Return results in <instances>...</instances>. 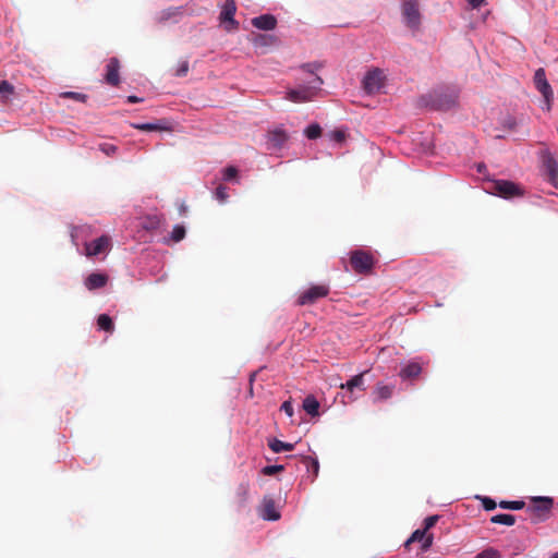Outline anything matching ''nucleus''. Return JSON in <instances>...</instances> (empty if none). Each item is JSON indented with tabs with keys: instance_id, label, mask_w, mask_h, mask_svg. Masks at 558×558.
<instances>
[{
	"instance_id": "nucleus-31",
	"label": "nucleus",
	"mask_w": 558,
	"mask_h": 558,
	"mask_svg": "<svg viewBox=\"0 0 558 558\" xmlns=\"http://www.w3.org/2000/svg\"><path fill=\"white\" fill-rule=\"evenodd\" d=\"M59 96L60 98H69L80 102H86L88 99V96L86 94L77 92H63Z\"/></svg>"
},
{
	"instance_id": "nucleus-7",
	"label": "nucleus",
	"mask_w": 558,
	"mask_h": 558,
	"mask_svg": "<svg viewBox=\"0 0 558 558\" xmlns=\"http://www.w3.org/2000/svg\"><path fill=\"white\" fill-rule=\"evenodd\" d=\"M329 293V288L324 284L312 286L306 291L300 294L298 299L299 305H311L314 304L317 300L327 296Z\"/></svg>"
},
{
	"instance_id": "nucleus-13",
	"label": "nucleus",
	"mask_w": 558,
	"mask_h": 558,
	"mask_svg": "<svg viewBox=\"0 0 558 558\" xmlns=\"http://www.w3.org/2000/svg\"><path fill=\"white\" fill-rule=\"evenodd\" d=\"M252 25L262 31H272L277 26V20L271 14H263L251 20Z\"/></svg>"
},
{
	"instance_id": "nucleus-45",
	"label": "nucleus",
	"mask_w": 558,
	"mask_h": 558,
	"mask_svg": "<svg viewBox=\"0 0 558 558\" xmlns=\"http://www.w3.org/2000/svg\"><path fill=\"white\" fill-rule=\"evenodd\" d=\"M280 410L283 411L289 417L293 416V405H292L291 401H289V400L284 401L281 404Z\"/></svg>"
},
{
	"instance_id": "nucleus-6",
	"label": "nucleus",
	"mask_w": 558,
	"mask_h": 558,
	"mask_svg": "<svg viewBox=\"0 0 558 558\" xmlns=\"http://www.w3.org/2000/svg\"><path fill=\"white\" fill-rule=\"evenodd\" d=\"M402 15L409 27L416 28L421 22L418 0H403Z\"/></svg>"
},
{
	"instance_id": "nucleus-9",
	"label": "nucleus",
	"mask_w": 558,
	"mask_h": 558,
	"mask_svg": "<svg viewBox=\"0 0 558 558\" xmlns=\"http://www.w3.org/2000/svg\"><path fill=\"white\" fill-rule=\"evenodd\" d=\"M534 84L536 89L543 95L546 102L549 105V102L553 100L554 93L551 86L549 85L546 78V73L543 68H539L535 71Z\"/></svg>"
},
{
	"instance_id": "nucleus-46",
	"label": "nucleus",
	"mask_w": 558,
	"mask_h": 558,
	"mask_svg": "<svg viewBox=\"0 0 558 558\" xmlns=\"http://www.w3.org/2000/svg\"><path fill=\"white\" fill-rule=\"evenodd\" d=\"M331 138L336 141L337 143H341L345 138V134L343 131L336 130L331 133Z\"/></svg>"
},
{
	"instance_id": "nucleus-44",
	"label": "nucleus",
	"mask_w": 558,
	"mask_h": 558,
	"mask_svg": "<svg viewBox=\"0 0 558 558\" xmlns=\"http://www.w3.org/2000/svg\"><path fill=\"white\" fill-rule=\"evenodd\" d=\"M438 515H430V517H427L425 520H424V530L425 531H428L429 529H432L436 522L438 521Z\"/></svg>"
},
{
	"instance_id": "nucleus-28",
	"label": "nucleus",
	"mask_w": 558,
	"mask_h": 558,
	"mask_svg": "<svg viewBox=\"0 0 558 558\" xmlns=\"http://www.w3.org/2000/svg\"><path fill=\"white\" fill-rule=\"evenodd\" d=\"M161 223V218L159 216H148L143 222V228L146 230H156L159 228Z\"/></svg>"
},
{
	"instance_id": "nucleus-1",
	"label": "nucleus",
	"mask_w": 558,
	"mask_h": 558,
	"mask_svg": "<svg viewBox=\"0 0 558 558\" xmlns=\"http://www.w3.org/2000/svg\"><path fill=\"white\" fill-rule=\"evenodd\" d=\"M323 84V78L315 75L310 85H300L296 88L289 89L286 98L296 104L312 101L317 96Z\"/></svg>"
},
{
	"instance_id": "nucleus-27",
	"label": "nucleus",
	"mask_w": 558,
	"mask_h": 558,
	"mask_svg": "<svg viewBox=\"0 0 558 558\" xmlns=\"http://www.w3.org/2000/svg\"><path fill=\"white\" fill-rule=\"evenodd\" d=\"M456 105V97L448 96L446 98H438L435 100V106L439 110H448L452 108Z\"/></svg>"
},
{
	"instance_id": "nucleus-10",
	"label": "nucleus",
	"mask_w": 558,
	"mask_h": 558,
	"mask_svg": "<svg viewBox=\"0 0 558 558\" xmlns=\"http://www.w3.org/2000/svg\"><path fill=\"white\" fill-rule=\"evenodd\" d=\"M111 243V239L108 235H101L100 238L94 240L93 242L85 244V254L88 257L99 255L109 250Z\"/></svg>"
},
{
	"instance_id": "nucleus-33",
	"label": "nucleus",
	"mask_w": 558,
	"mask_h": 558,
	"mask_svg": "<svg viewBox=\"0 0 558 558\" xmlns=\"http://www.w3.org/2000/svg\"><path fill=\"white\" fill-rule=\"evenodd\" d=\"M185 236V228L184 226L182 225H177L174 226L172 232H171V235H170V239L172 242H180L181 240H183Z\"/></svg>"
},
{
	"instance_id": "nucleus-47",
	"label": "nucleus",
	"mask_w": 558,
	"mask_h": 558,
	"mask_svg": "<svg viewBox=\"0 0 558 558\" xmlns=\"http://www.w3.org/2000/svg\"><path fill=\"white\" fill-rule=\"evenodd\" d=\"M504 125L513 130L517 126V121L514 118L509 117L504 121Z\"/></svg>"
},
{
	"instance_id": "nucleus-49",
	"label": "nucleus",
	"mask_w": 558,
	"mask_h": 558,
	"mask_svg": "<svg viewBox=\"0 0 558 558\" xmlns=\"http://www.w3.org/2000/svg\"><path fill=\"white\" fill-rule=\"evenodd\" d=\"M172 15H174V11H171V10L163 11L160 15V21H166V20L170 19Z\"/></svg>"
},
{
	"instance_id": "nucleus-19",
	"label": "nucleus",
	"mask_w": 558,
	"mask_h": 558,
	"mask_svg": "<svg viewBox=\"0 0 558 558\" xmlns=\"http://www.w3.org/2000/svg\"><path fill=\"white\" fill-rule=\"evenodd\" d=\"M367 372H363L361 374H357L355 376H353L350 380H348L347 383L344 384H341L340 385V389H345L350 392H352L355 388H359L361 390H364V375L366 374Z\"/></svg>"
},
{
	"instance_id": "nucleus-11",
	"label": "nucleus",
	"mask_w": 558,
	"mask_h": 558,
	"mask_svg": "<svg viewBox=\"0 0 558 558\" xmlns=\"http://www.w3.org/2000/svg\"><path fill=\"white\" fill-rule=\"evenodd\" d=\"M120 62L117 58H111L106 65L105 81L111 86L120 84Z\"/></svg>"
},
{
	"instance_id": "nucleus-42",
	"label": "nucleus",
	"mask_w": 558,
	"mask_h": 558,
	"mask_svg": "<svg viewBox=\"0 0 558 558\" xmlns=\"http://www.w3.org/2000/svg\"><path fill=\"white\" fill-rule=\"evenodd\" d=\"M272 39V36H269V35H262V34H256L253 38V43L256 45V46H265L268 44V40Z\"/></svg>"
},
{
	"instance_id": "nucleus-30",
	"label": "nucleus",
	"mask_w": 558,
	"mask_h": 558,
	"mask_svg": "<svg viewBox=\"0 0 558 558\" xmlns=\"http://www.w3.org/2000/svg\"><path fill=\"white\" fill-rule=\"evenodd\" d=\"M525 506V502L523 500H513V501H507L502 500L499 502V507L502 509L508 510H521Z\"/></svg>"
},
{
	"instance_id": "nucleus-41",
	"label": "nucleus",
	"mask_w": 558,
	"mask_h": 558,
	"mask_svg": "<svg viewBox=\"0 0 558 558\" xmlns=\"http://www.w3.org/2000/svg\"><path fill=\"white\" fill-rule=\"evenodd\" d=\"M320 68L322 64L318 62L304 63L301 65V69L310 74H315Z\"/></svg>"
},
{
	"instance_id": "nucleus-51",
	"label": "nucleus",
	"mask_w": 558,
	"mask_h": 558,
	"mask_svg": "<svg viewBox=\"0 0 558 558\" xmlns=\"http://www.w3.org/2000/svg\"><path fill=\"white\" fill-rule=\"evenodd\" d=\"M483 168H485V166L484 165H480L478 166V171L481 172Z\"/></svg>"
},
{
	"instance_id": "nucleus-23",
	"label": "nucleus",
	"mask_w": 558,
	"mask_h": 558,
	"mask_svg": "<svg viewBox=\"0 0 558 558\" xmlns=\"http://www.w3.org/2000/svg\"><path fill=\"white\" fill-rule=\"evenodd\" d=\"M268 446L269 448L276 452V453H279V452H282V451H291L294 449V444H291V442H284V441H281L277 438H274L271 440L268 441Z\"/></svg>"
},
{
	"instance_id": "nucleus-22",
	"label": "nucleus",
	"mask_w": 558,
	"mask_h": 558,
	"mask_svg": "<svg viewBox=\"0 0 558 558\" xmlns=\"http://www.w3.org/2000/svg\"><path fill=\"white\" fill-rule=\"evenodd\" d=\"M262 517L265 520H278L280 518L279 512L275 508V502L272 500H267L264 502Z\"/></svg>"
},
{
	"instance_id": "nucleus-3",
	"label": "nucleus",
	"mask_w": 558,
	"mask_h": 558,
	"mask_svg": "<svg viewBox=\"0 0 558 558\" xmlns=\"http://www.w3.org/2000/svg\"><path fill=\"white\" fill-rule=\"evenodd\" d=\"M350 264L356 274H369L373 270L375 259L371 252L355 250L350 254Z\"/></svg>"
},
{
	"instance_id": "nucleus-35",
	"label": "nucleus",
	"mask_w": 558,
	"mask_h": 558,
	"mask_svg": "<svg viewBox=\"0 0 558 558\" xmlns=\"http://www.w3.org/2000/svg\"><path fill=\"white\" fill-rule=\"evenodd\" d=\"M238 169L233 166H229L223 170L222 178L225 181H232L238 179Z\"/></svg>"
},
{
	"instance_id": "nucleus-2",
	"label": "nucleus",
	"mask_w": 558,
	"mask_h": 558,
	"mask_svg": "<svg viewBox=\"0 0 558 558\" xmlns=\"http://www.w3.org/2000/svg\"><path fill=\"white\" fill-rule=\"evenodd\" d=\"M488 190L490 193L504 198L521 197L524 195L522 186L508 180H492Z\"/></svg>"
},
{
	"instance_id": "nucleus-48",
	"label": "nucleus",
	"mask_w": 558,
	"mask_h": 558,
	"mask_svg": "<svg viewBox=\"0 0 558 558\" xmlns=\"http://www.w3.org/2000/svg\"><path fill=\"white\" fill-rule=\"evenodd\" d=\"M486 0H468L469 4L473 8V9H478L481 8L484 3H485Z\"/></svg>"
},
{
	"instance_id": "nucleus-34",
	"label": "nucleus",
	"mask_w": 558,
	"mask_h": 558,
	"mask_svg": "<svg viewBox=\"0 0 558 558\" xmlns=\"http://www.w3.org/2000/svg\"><path fill=\"white\" fill-rule=\"evenodd\" d=\"M474 558H501V554L494 547H488L478 553Z\"/></svg>"
},
{
	"instance_id": "nucleus-16",
	"label": "nucleus",
	"mask_w": 558,
	"mask_h": 558,
	"mask_svg": "<svg viewBox=\"0 0 558 558\" xmlns=\"http://www.w3.org/2000/svg\"><path fill=\"white\" fill-rule=\"evenodd\" d=\"M427 531L423 530H416L412 536L407 541L405 546H408L410 543L413 542H422V549H427L432 546L433 537L432 535L426 534Z\"/></svg>"
},
{
	"instance_id": "nucleus-25",
	"label": "nucleus",
	"mask_w": 558,
	"mask_h": 558,
	"mask_svg": "<svg viewBox=\"0 0 558 558\" xmlns=\"http://www.w3.org/2000/svg\"><path fill=\"white\" fill-rule=\"evenodd\" d=\"M97 325L101 330H105L107 332H113L114 325L111 319V317L107 314H100L97 318Z\"/></svg>"
},
{
	"instance_id": "nucleus-50",
	"label": "nucleus",
	"mask_w": 558,
	"mask_h": 558,
	"mask_svg": "<svg viewBox=\"0 0 558 558\" xmlns=\"http://www.w3.org/2000/svg\"><path fill=\"white\" fill-rule=\"evenodd\" d=\"M140 101H142V99L136 97V96H129L128 97V102H130V104L140 102Z\"/></svg>"
},
{
	"instance_id": "nucleus-12",
	"label": "nucleus",
	"mask_w": 558,
	"mask_h": 558,
	"mask_svg": "<svg viewBox=\"0 0 558 558\" xmlns=\"http://www.w3.org/2000/svg\"><path fill=\"white\" fill-rule=\"evenodd\" d=\"M543 162L546 168L548 180L555 186L558 187V162L554 156L546 151L543 155Z\"/></svg>"
},
{
	"instance_id": "nucleus-43",
	"label": "nucleus",
	"mask_w": 558,
	"mask_h": 558,
	"mask_svg": "<svg viewBox=\"0 0 558 558\" xmlns=\"http://www.w3.org/2000/svg\"><path fill=\"white\" fill-rule=\"evenodd\" d=\"M187 72H189V61L184 60V61L180 62L178 69L175 70L174 75L178 77H183L187 74Z\"/></svg>"
},
{
	"instance_id": "nucleus-39",
	"label": "nucleus",
	"mask_w": 558,
	"mask_h": 558,
	"mask_svg": "<svg viewBox=\"0 0 558 558\" xmlns=\"http://www.w3.org/2000/svg\"><path fill=\"white\" fill-rule=\"evenodd\" d=\"M215 196L219 202H221V203L226 202L229 197L227 187L221 184L219 186H217V189L215 191Z\"/></svg>"
},
{
	"instance_id": "nucleus-29",
	"label": "nucleus",
	"mask_w": 558,
	"mask_h": 558,
	"mask_svg": "<svg viewBox=\"0 0 558 558\" xmlns=\"http://www.w3.org/2000/svg\"><path fill=\"white\" fill-rule=\"evenodd\" d=\"M304 134L310 140H316L322 135V128L319 124L313 123L305 129Z\"/></svg>"
},
{
	"instance_id": "nucleus-26",
	"label": "nucleus",
	"mask_w": 558,
	"mask_h": 558,
	"mask_svg": "<svg viewBox=\"0 0 558 558\" xmlns=\"http://www.w3.org/2000/svg\"><path fill=\"white\" fill-rule=\"evenodd\" d=\"M490 522L495 523V524H504V525L511 526L515 523V517L512 514L500 513V514L493 515L490 518Z\"/></svg>"
},
{
	"instance_id": "nucleus-14",
	"label": "nucleus",
	"mask_w": 558,
	"mask_h": 558,
	"mask_svg": "<svg viewBox=\"0 0 558 558\" xmlns=\"http://www.w3.org/2000/svg\"><path fill=\"white\" fill-rule=\"evenodd\" d=\"M107 282H108L107 275L99 274V272H93L86 278L85 286L88 290H95V289L105 287L107 284Z\"/></svg>"
},
{
	"instance_id": "nucleus-4",
	"label": "nucleus",
	"mask_w": 558,
	"mask_h": 558,
	"mask_svg": "<svg viewBox=\"0 0 558 558\" xmlns=\"http://www.w3.org/2000/svg\"><path fill=\"white\" fill-rule=\"evenodd\" d=\"M533 502V506L526 509L532 522L544 521L553 508V499L550 497H535Z\"/></svg>"
},
{
	"instance_id": "nucleus-21",
	"label": "nucleus",
	"mask_w": 558,
	"mask_h": 558,
	"mask_svg": "<svg viewBox=\"0 0 558 558\" xmlns=\"http://www.w3.org/2000/svg\"><path fill=\"white\" fill-rule=\"evenodd\" d=\"M303 409L311 416H317L319 414V402L314 396H307L303 401Z\"/></svg>"
},
{
	"instance_id": "nucleus-15",
	"label": "nucleus",
	"mask_w": 558,
	"mask_h": 558,
	"mask_svg": "<svg viewBox=\"0 0 558 558\" xmlns=\"http://www.w3.org/2000/svg\"><path fill=\"white\" fill-rule=\"evenodd\" d=\"M422 373V366L417 362L408 363L399 373V376L403 379H414Z\"/></svg>"
},
{
	"instance_id": "nucleus-38",
	"label": "nucleus",
	"mask_w": 558,
	"mask_h": 558,
	"mask_svg": "<svg viewBox=\"0 0 558 558\" xmlns=\"http://www.w3.org/2000/svg\"><path fill=\"white\" fill-rule=\"evenodd\" d=\"M239 498L241 502H245L248 498L250 485L248 483H241L238 489Z\"/></svg>"
},
{
	"instance_id": "nucleus-5",
	"label": "nucleus",
	"mask_w": 558,
	"mask_h": 558,
	"mask_svg": "<svg viewBox=\"0 0 558 558\" xmlns=\"http://www.w3.org/2000/svg\"><path fill=\"white\" fill-rule=\"evenodd\" d=\"M385 78L383 70L378 68L368 71L362 82L365 93L368 95L379 93L385 85Z\"/></svg>"
},
{
	"instance_id": "nucleus-17",
	"label": "nucleus",
	"mask_w": 558,
	"mask_h": 558,
	"mask_svg": "<svg viewBox=\"0 0 558 558\" xmlns=\"http://www.w3.org/2000/svg\"><path fill=\"white\" fill-rule=\"evenodd\" d=\"M289 140V135L282 129H275L268 133V141L272 147L279 148Z\"/></svg>"
},
{
	"instance_id": "nucleus-37",
	"label": "nucleus",
	"mask_w": 558,
	"mask_h": 558,
	"mask_svg": "<svg viewBox=\"0 0 558 558\" xmlns=\"http://www.w3.org/2000/svg\"><path fill=\"white\" fill-rule=\"evenodd\" d=\"M99 150L107 156H113L117 153L118 147L110 143H102L99 145Z\"/></svg>"
},
{
	"instance_id": "nucleus-40",
	"label": "nucleus",
	"mask_w": 558,
	"mask_h": 558,
	"mask_svg": "<svg viewBox=\"0 0 558 558\" xmlns=\"http://www.w3.org/2000/svg\"><path fill=\"white\" fill-rule=\"evenodd\" d=\"M283 465H279V464H276V465H267L263 469V474L265 475H268V476H271V475H275L279 472H282L283 471Z\"/></svg>"
},
{
	"instance_id": "nucleus-8",
	"label": "nucleus",
	"mask_w": 558,
	"mask_h": 558,
	"mask_svg": "<svg viewBox=\"0 0 558 558\" xmlns=\"http://www.w3.org/2000/svg\"><path fill=\"white\" fill-rule=\"evenodd\" d=\"M236 4L234 0H226L220 12V22L226 23V31L232 32L239 28V22L234 20Z\"/></svg>"
},
{
	"instance_id": "nucleus-18",
	"label": "nucleus",
	"mask_w": 558,
	"mask_h": 558,
	"mask_svg": "<svg viewBox=\"0 0 558 558\" xmlns=\"http://www.w3.org/2000/svg\"><path fill=\"white\" fill-rule=\"evenodd\" d=\"M15 96V87L9 81L0 82V100L3 105L11 102L12 97Z\"/></svg>"
},
{
	"instance_id": "nucleus-36",
	"label": "nucleus",
	"mask_w": 558,
	"mask_h": 558,
	"mask_svg": "<svg viewBox=\"0 0 558 558\" xmlns=\"http://www.w3.org/2000/svg\"><path fill=\"white\" fill-rule=\"evenodd\" d=\"M482 501V506L486 511H492L497 507V504L494 499L487 496L477 497Z\"/></svg>"
},
{
	"instance_id": "nucleus-32",
	"label": "nucleus",
	"mask_w": 558,
	"mask_h": 558,
	"mask_svg": "<svg viewBox=\"0 0 558 558\" xmlns=\"http://www.w3.org/2000/svg\"><path fill=\"white\" fill-rule=\"evenodd\" d=\"M132 128L145 132L166 130V128L154 123H133Z\"/></svg>"
},
{
	"instance_id": "nucleus-24",
	"label": "nucleus",
	"mask_w": 558,
	"mask_h": 558,
	"mask_svg": "<svg viewBox=\"0 0 558 558\" xmlns=\"http://www.w3.org/2000/svg\"><path fill=\"white\" fill-rule=\"evenodd\" d=\"M302 461L305 464L307 472H312L313 473V480L312 481H314L317 477L318 472H319V462H318V460L315 459V458L306 456V457L302 458Z\"/></svg>"
},
{
	"instance_id": "nucleus-20",
	"label": "nucleus",
	"mask_w": 558,
	"mask_h": 558,
	"mask_svg": "<svg viewBox=\"0 0 558 558\" xmlns=\"http://www.w3.org/2000/svg\"><path fill=\"white\" fill-rule=\"evenodd\" d=\"M393 390H395V386L393 385H384V384H377L376 385V388L374 390V395H375V400H387L389 398H391L392 393H393Z\"/></svg>"
}]
</instances>
